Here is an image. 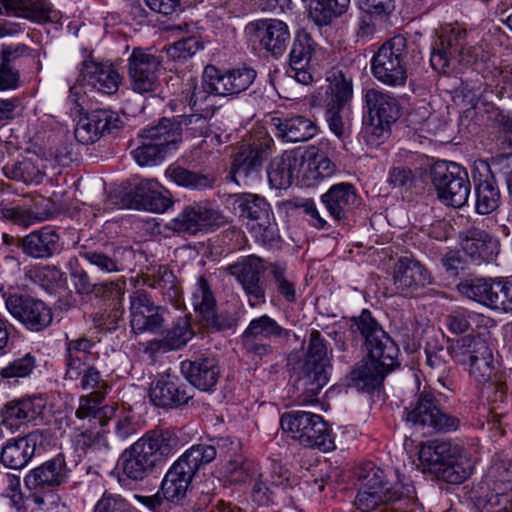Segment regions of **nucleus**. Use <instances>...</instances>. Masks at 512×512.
<instances>
[{"instance_id":"f257e3e1","label":"nucleus","mask_w":512,"mask_h":512,"mask_svg":"<svg viewBox=\"0 0 512 512\" xmlns=\"http://www.w3.org/2000/svg\"><path fill=\"white\" fill-rule=\"evenodd\" d=\"M353 326L363 337L368 354L367 359L352 370L351 379L357 386L362 383L363 387H375L399 366V348L367 309L353 319Z\"/></svg>"},{"instance_id":"f03ea898","label":"nucleus","mask_w":512,"mask_h":512,"mask_svg":"<svg viewBox=\"0 0 512 512\" xmlns=\"http://www.w3.org/2000/svg\"><path fill=\"white\" fill-rule=\"evenodd\" d=\"M179 446V437L170 430L148 433L122 453V471L127 478L142 481L162 466Z\"/></svg>"},{"instance_id":"7ed1b4c3","label":"nucleus","mask_w":512,"mask_h":512,"mask_svg":"<svg viewBox=\"0 0 512 512\" xmlns=\"http://www.w3.org/2000/svg\"><path fill=\"white\" fill-rule=\"evenodd\" d=\"M357 477L362 485L354 503L360 512H400L394 507L395 502L415 498L416 491L410 481L399 480L392 486L384 472L372 464L360 469Z\"/></svg>"},{"instance_id":"20e7f679","label":"nucleus","mask_w":512,"mask_h":512,"mask_svg":"<svg viewBox=\"0 0 512 512\" xmlns=\"http://www.w3.org/2000/svg\"><path fill=\"white\" fill-rule=\"evenodd\" d=\"M330 367L326 340L318 330H312L304 358L293 367L294 387L301 403L317 401L329 381Z\"/></svg>"},{"instance_id":"39448f33","label":"nucleus","mask_w":512,"mask_h":512,"mask_svg":"<svg viewBox=\"0 0 512 512\" xmlns=\"http://www.w3.org/2000/svg\"><path fill=\"white\" fill-rule=\"evenodd\" d=\"M217 455L212 444H196L186 450L165 474L161 491L169 502L181 504L197 471L212 462Z\"/></svg>"},{"instance_id":"423d86ee","label":"nucleus","mask_w":512,"mask_h":512,"mask_svg":"<svg viewBox=\"0 0 512 512\" xmlns=\"http://www.w3.org/2000/svg\"><path fill=\"white\" fill-rule=\"evenodd\" d=\"M282 430L308 448L329 452L335 448L332 430L323 417L308 411L285 412L280 418Z\"/></svg>"},{"instance_id":"0eeeda50","label":"nucleus","mask_w":512,"mask_h":512,"mask_svg":"<svg viewBox=\"0 0 512 512\" xmlns=\"http://www.w3.org/2000/svg\"><path fill=\"white\" fill-rule=\"evenodd\" d=\"M407 55V39L402 35L390 38L372 57V75L384 85L403 86L407 80Z\"/></svg>"},{"instance_id":"6e6552de","label":"nucleus","mask_w":512,"mask_h":512,"mask_svg":"<svg viewBox=\"0 0 512 512\" xmlns=\"http://www.w3.org/2000/svg\"><path fill=\"white\" fill-rule=\"evenodd\" d=\"M69 471L62 454L30 470L24 478L25 487L29 492L27 501H31L38 508L45 506L54 488L67 482Z\"/></svg>"},{"instance_id":"1a4fd4ad","label":"nucleus","mask_w":512,"mask_h":512,"mask_svg":"<svg viewBox=\"0 0 512 512\" xmlns=\"http://www.w3.org/2000/svg\"><path fill=\"white\" fill-rule=\"evenodd\" d=\"M140 137L141 145L131 154L140 166H149L161 161L181 141L182 132L170 119L163 118L156 126L143 130Z\"/></svg>"},{"instance_id":"9d476101","label":"nucleus","mask_w":512,"mask_h":512,"mask_svg":"<svg viewBox=\"0 0 512 512\" xmlns=\"http://www.w3.org/2000/svg\"><path fill=\"white\" fill-rule=\"evenodd\" d=\"M486 480L491 491L477 500L479 512H512V461H495Z\"/></svg>"},{"instance_id":"9b49d317","label":"nucleus","mask_w":512,"mask_h":512,"mask_svg":"<svg viewBox=\"0 0 512 512\" xmlns=\"http://www.w3.org/2000/svg\"><path fill=\"white\" fill-rule=\"evenodd\" d=\"M432 183L438 197L453 207L463 206L470 194L467 172L456 163H437L431 171Z\"/></svg>"},{"instance_id":"f8f14e48","label":"nucleus","mask_w":512,"mask_h":512,"mask_svg":"<svg viewBox=\"0 0 512 512\" xmlns=\"http://www.w3.org/2000/svg\"><path fill=\"white\" fill-rule=\"evenodd\" d=\"M406 420L413 425L439 432L455 431L460 423L457 417L441 410L438 396L426 388L418 394L416 402L407 410Z\"/></svg>"},{"instance_id":"ddd939ff","label":"nucleus","mask_w":512,"mask_h":512,"mask_svg":"<svg viewBox=\"0 0 512 512\" xmlns=\"http://www.w3.org/2000/svg\"><path fill=\"white\" fill-rule=\"evenodd\" d=\"M464 297L491 309L512 310V284L492 278H470L457 285Z\"/></svg>"},{"instance_id":"4468645a","label":"nucleus","mask_w":512,"mask_h":512,"mask_svg":"<svg viewBox=\"0 0 512 512\" xmlns=\"http://www.w3.org/2000/svg\"><path fill=\"white\" fill-rule=\"evenodd\" d=\"M272 144V138L264 135L251 144L241 146L232 161L229 178L239 186H247L258 179Z\"/></svg>"},{"instance_id":"2eb2a0df","label":"nucleus","mask_w":512,"mask_h":512,"mask_svg":"<svg viewBox=\"0 0 512 512\" xmlns=\"http://www.w3.org/2000/svg\"><path fill=\"white\" fill-rule=\"evenodd\" d=\"M465 36V31L454 29L439 36L430 58L434 70L445 72L454 60L463 65H471L477 61V48L465 46L463 42Z\"/></svg>"},{"instance_id":"dca6fc26","label":"nucleus","mask_w":512,"mask_h":512,"mask_svg":"<svg viewBox=\"0 0 512 512\" xmlns=\"http://www.w3.org/2000/svg\"><path fill=\"white\" fill-rule=\"evenodd\" d=\"M290 331L280 326L273 318L262 315L250 321L241 335V343L245 352L254 357L262 358L273 352L267 342L270 339H288Z\"/></svg>"},{"instance_id":"f3484780","label":"nucleus","mask_w":512,"mask_h":512,"mask_svg":"<svg viewBox=\"0 0 512 512\" xmlns=\"http://www.w3.org/2000/svg\"><path fill=\"white\" fill-rule=\"evenodd\" d=\"M5 304L9 313L31 331H43L52 323V310L42 300L15 294L10 295Z\"/></svg>"},{"instance_id":"a211bd4d","label":"nucleus","mask_w":512,"mask_h":512,"mask_svg":"<svg viewBox=\"0 0 512 512\" xmlns=\"http://www.w3.org/2000/svg\"><path fill=\"white\" fill-rule=\"evenodd\" d=\"M191 300L201 322L211 331L222 332L236 327L237 320L232 315L215 312L216 300L204 277L198 279Z\"/></svg>"},{"instance_id":"6ab92c4d","label":"nucleus","mask_w":512,"mask_h":512,"mask_svg":"<svg viewBox=\"0 0 512 512\" xmlns=\"http://www.w3.org/2000/svg\"><path fill=\"white\" fill-rule=\"evenodd\" d=\"M124 126L122 116L111 109H95L79 119L74 135L82 144H92L105 134H112Z\"/></svg>"},{"instance_id":"aec40b11","label":"nucleus","mask_w":512,"mask_h":512,"mask_svg":"<svg viewBox=\"0 0 512 512\" xmlns=\"http://www.w3.org/2000/svg\"><path fill=\"white\" fill-rule=\"evenodd\" d=\"M158 187L159 184L156 180H141L133 191L125 193L121 197L115 195L111 197L110 201L118 205L119 208L164 213L173 203L169 197L158 191Z\"/></svg>"},{"instance_id":"412c9836","label":"nucleus","mask_w":512,"mask_h":512,"mask_svg":"<svg viewBox=\"0 0 512 512\" xmlns=\"http://www.w3.org/2000/svg\"><path fill=\"white\" fill-rule=\"evenodd\" d=\"M256 78V71L252 68L241 67L225 72L213 65L204 69L203 79L218 96H234L246 91Z\"/></svg>"},{"instance_id":"4be33fe9","label":"nucleus","mask_w":512,"mask_h":512,"mask_svg":"<svg viewBox=\"0 0 512 512\" xmlns=\"http://www.w3.org/2000/svg\"><path fill=\"white\" fill-rule=\"evenodd\" d=\"M193 389L178 376L160 375L150 387V401L157 407L172 408L187 404L193 397Z\"/></svg>"},{"instance_id":"5701e85b","label":"nucleus","mask_w":512,"mask_h":512,"mask_svg":"<svg viewBox=\"0 0 512 512\" xmlns=\"http://www.w3.org/2000/svg\"><path fill=\"white\" fill-rule=\"evenodd\" d=\"M46 400L41 395L27 396L7 402L1 410L2 422L10 429L42 419Z\"/></svg>"},{"instance_id":"b1692460","label":"nucleus","mask_w":512,"mask_h":512,"mask_svg":"<svg viewBox=\"0 0 512 512\" xmlns=\"http://www.w3.org/2000/svg\"><path fill=\"white\" fill-rule=\"evenodd\" d=\"M128 61L133 90L138 93L153 91L161 65L158 57L141 48H135Z\"/></svg>"},{"instance_id":"393cba45","label":"nucleus","mask_w":512,"mask_h":512,"mask_svg":"<svg viewBox=\"0 0 512 512\" xmlns=\"http://www.w3.org/2000/svg\"><path fill=\"white\" fill-rule=\"evenodd\" d=\"M230 272L242 285L251 306L265 302V290L261 282L264 266L260 258L249 256L232 265Z\"/></svg>"},{"instance_id":"a878e982","label":"nucleus","mask_w":512,"mask_h":512,"mask_svg":"<svg viewBox=\"0 0 512 512\" xmlns=\"http://www.w3.org/2000/svg\"><path fill=\"white\" fill-rule=\"evenodd\" d=\"M131 328L135 333L157 332L163 326L164 319L159 307L148 297L144 290H137L130 296Z\"/></svg>"},{"instance_id":"bb28decb","label":"nucleus","mask_w":512,"mask_h":512,"mask_svg":"<svg viewBox=\"0 0 512 512\" xmlns=\"http://www.w3.org/2000/svg\"><path fill=\"white\" fill-rule=\"evenodd\" d=\"M393 283L398 293L410 296L430 283V275L418 260L404 256L394 265Z\"/></svg>"},{"instance_id":"cd10ccee","label":"nucleus","mask_w":512,"mask_h":512,"mask_svg":"<svg viewBox=\"0 0 512 512\" xmlns=\"http://www.w3.org/2000/svg\"><path fill=\"white\" fill-rule=\"evenodd\" d=\"M43 440L44 432L41 430L31 431L23 437L12 438L3 446L0 461L11 469H22L30 462L37 445Z\"/></svg>"},{"instance_id":"c85d7f7f","label":"nucleus","mask_w":512,"mask_h":512,"mask_svg":"<svg viewBox=\"0 0 512 512\" xmlns=\"http://www.w3.org/2000/svg\"><path fill=\"white\" fill-rule=\"evenodd\" d=\"M459 239L463 251L477 264L493 261L499 253V241L475 226L460 232Z\"/></svg>"},{"instance_id":"c756f323","label":"nucleus","mask_w":512,"mask_h":512,"mask_svg":"<svg viewBox=\"0 0 512 512\" xmlns=\"http://www.w3.org/2000/svg\"><path fill=\"white\" fill-rule=\"evenodd\" d=\"M321 201L334 221L347 220L360 203L355 187L347 182L331 186L321 196Z\"/></svg>"},{"instance_id":"7c9ffc66","label":"nucleus","mask_w":512,"mask_h":512,"mask_svg":"<svg viewBox=\"0 0 512 512\" xmlns=\"http://www.w3.org/2000/svg\"><path fill=\"white\" fill-rule=\"evenodd\" d=\"M304 164V157L296 150L285 151L274 157L267 167L269 184L275 189L289 188Z\"/></svg>"},{"instance_id":"2f4dec72","label":"nucleus","mask_w":512,"mask_h":512,"mask_svg":"<svg viewBox=\"0 0 512 512\" xmlns=\"http://www.w3.org/2000/svg\"><path fill=\"white\" fill-rule=\"evenodd\" d=\"M181 371L189 383L201 391L212 390L219 379L220 368L213 357H198L181 363Z\"/></svg>"},{"instance_id":"473e14b6","label":"nucleus","mask_w":512,"mask_h":512,"mask_svg":"<svg viewBox=\"0 0 512 512\" xmlns=\"http://www.w3.org/2000/svg\"><path fill=\"white\" fill-rule=\"evenodd\" d=\"M481 398L490 406L487 414V425L490 430H496L500 435L506 433V415L502 411L501 404L506 399V384L500 380H488L481 382Z\"/></svg>"},{"instance_id":"72a5a7b5","label":"nucleus","mask_w":512,"mask_h":512,"mask_svg":"<svg viewBox=\"0 0 512 512\" xmlns=\"http://www.w3.org/2000/svg\"><path fill=\"white\" fill-rule=\"evenodd\" d=\"M255 25L261 46L274 57L283 55L290 42L287 24L278 19H264L257 21Z\"/></svg>"},{"instance_id":"f704fd0d","label":"nucleus","mask_w":512,"mask_h":512,"mask_svg":"<svg viewBox=\"0 0 512 512\" xmlns=\"http://www.w3.org/2000/svg\"><path fill=\"white\" fill-rule=\"evenodd\" d=\"M365 102L372 123L382 131L399 117L397 100L377 89H369L365 94Z\"/></svg>"},{"instance_id":"c9c22d12","label":"nucleus","mask_w":512,"mask_h":512,"mask_svg":"<svg viewBox=\"0 0 512 512\" xmlns=\"http://www.w3.org/2000/svg\"><path fill=\"white\" fill-rule=\"evenodd\" d=\"M83 82L103 94L118 91L120 75L112 64L85 61L81 69Z\"/></svg>"},{"instance_id":"e433bc0d","label":"nucleus","mask_w":512,"mask_h":512,"mask_svg":"<svg viewBox=\"0 0 512 512\" xmlns=\"http://www.w3.org/2000/svg\"><path fill=\"white\" fill-rule=\"evenodd\" d=\"M272 124L276 129V136L285 142H305L313 138L318 131L316 124L302 115L273 118Z\"/></svg>"},{"instance_id":"4c0bfd02","label":"nucleus","mask_w":512,"mask_h":512,"mask_svg":"<svg viewBox=\"0 0 512 512\" xmlns=\"http://www.w3.org/2000/svg\"><path fill=\"white\" fill-rule=\"evenodd\" d=\"M484 78L485 76L476 75L474 79H467L462 82V92L465 98H470L476 113L485 114L487 121L501 122L503 120V113L487 101V89L486 83L483 81Z\"/></svg>"},{"instance_id":"58836bf2","label":"nucleus","mask_w":512,"mask_h":512,"mask_svg":"<svg viewBox=\"0 0 512 512\" xmlns=\"http://www.w3.org/2000/svg\"><path fill=\"white\" fill-rule=\"evenodd\" d=\"M461 447L449 441L432 440L423 444L419 451V460L433 474L444 468Z\"/></svg>"},{"instance_id":"ea45409f","label":"nucleus","mask_w":512,"mask_h":512,"mask_svg":"<svg viewBox=\"0 0 512 512\" xmlns=\"http://www.w3.org/2000/svg\"><path fill=\"white\" fill-rule=\"evenodd\" d=\"M8 16L25 18L37 23L54 21L58 12L48 0H7Z\"/></svg>"},{"instance_id":"a19ab883","label":"nucleus","mask_w":512,"mask_h":512,"mask_svg":"<svg viewBox=\"0 0 512 512\" xmlns=\"http://www.w3.org/2000/svg\"><path fill=\"white\" fill-rule=\"evenodd\" d=\"M2 171L9 179L25 184H39L46 175L44 161L37 156L9 162L3 166Z\"/></svg>"},{"instance_id":"79ce46f5","label":"nucleus","mask_w":512,"mask_h":512,"mask_svg":"<svg viewBox=\"0 0 512 512\" xmlns=\"http://www.w3.org/2000/svg\"><path fill=\"white\" fill-rule=\"evenodd\" d=\"M233 211L239 219L256 221L258 224H271V208L269 203L255 194H242L233 203Z\"/></svg>"},{"instance_id":"37998d69","label":"nucleus","mask_w":512,"mask_h":512,"mask_svg":"<svg viewBox=\"0 0 512 512\" xmlns=\"http://www.w3.org/2000/svg\"><path fill=\"white\" fill-rule=\"evenodd\" d=\"M194 336L187 317L179 318L160 339L148 342L147 349L154 353H166L184 347Z\"/></svg>"},{"instance_id":"c03bdc74","label":"nucleus","mask_w":512,"mask_h":512,"mask_svg":"<svg viewBox=\"0 0 512 512\" xmlns=\"http://www.w3.org/2000/svg\"><path fill=\"white\" fill-rule=\"evenodd\" d=\"M143 283L153 289L161 290L163 298L172 304H178L181 299V289L173 271L166 265L150 268L142 275Z\"/></svg>"},{"instance_id":"a18cd8bd","label":"nucleus","mask_w":512,"mask_h":512,"mask_svg":"<svg viewBox=\"0 0 512 512\" xmlns=\"http://www.w3.org/2000/svg\"><path fill=\"white\" fill-rule=\"evenodd\" d=\"M23 250L34 258H48L59 250V236L51 226H44L23 239Z\"/></svg>"},{"instance_id":"49530a36","label":"nucleus","mask_w":512,"mask_h":512,"mask_svg":"<svg viewBox=\"0 0 512 512\" xmlns=\"http://www.w3.org/2000/svg\"><path fill=\"white\" fill-rule=\"evenodd\" d=\"M454 360L462 365L493 355L488 343L479 335H467L452 341Z\"/></svg>"},{"instance_id":"de8ad7c7","label":"nucleus","mask_w":512,"mask_h":512,"mask_svg":"<svg viewBox=\"0 0 512 512\" xmlns=\"http://www.w3.org/2000/svg\"><path fill=\"white\" fill-rule=\"evenodd\" d=\"M182 95L183 101L192 111L206 114L214 113L212 95H215V93L204 79L199 83L195 78H189L185 83Z\"/></svg>"},{"instance_id":"09e8293b","label":"nucleus","mask_w":512,"mask_h":512,"mask_svg":"<svg viewBox=\"0 0 512 512\" xmlns=\"http://www.w3.org/2000/svg\"><path fill=\"white\" fill-rule=\"evenodd\" d=\"M486 174L475 178L476 210L479 214L493 212L499 204L500 192L495 177L490 173L488 165H485Z\"/></svg>"},{"instance_id":"8fccbe9b","label":"nucleus","mask_w":512,"mask_h":512,"mask_svg":"<svg viewBox=\"0 0 512 512\" xmlns=\"http://www.w3.org/2000/svg\"><path fill=\"white\" fill-rule=\"evenodd\" d=\"M328 98L326 103L347 106L353 97V76L343 69L332 68L327 75Z\"/></svg>"},{"instance_id":"3c124183","label":"nucleus","mask_w":512,"mask_h":512,"mask_svg":"<svg viewBox=\"0 0 512 512\" xmlns=\"http://www.w3.org/2000/svg\"><path fill=\"white\" fill-rule=\"evenodd\" d=\"M45 200L36 203L34 208H27L21 205L0 204V220L12 221L16 224H32L43 222L49 219L50 211L43 205Z\"/></svg>"},{"instance_id":"603ef678","label":"nucleus","mask_w":512,"mask_h":512,"mask_svg":"<svg viewBox=\"0 0 512 512\" xmlns=\"http://www.w3.org/2000/svg\"><path fill=\"white\" fill-rule=\"evenodd\" d=\"M350 3L351 0H314L309 16L316 26L327 27L348 11Z\"/></svg>"},{"instance_id":"864d4df0","label":"nucleus","mask_w":512,"mask_h":512,"mask_svg":"<svg viewBox=\"0 0 512 512\" xmlns=\"http://www.w3.org/2000/svg\"><path fill=\"white\" fill-rule=\"evenodd\" d=\"M265 479L270 481V485L276 491H283L285 495L291 497V507H296L299 500L300 488L298 480L292 475L289 469L278 462H273L271 470L264 474Z\"/></svg>"},{"instance_id":"5fc2aeb1","label":"nucleus","mask_w":512,"mask_h":512,"mask_svg":"<svg viewBox=\"0 0 512 512\" xmlns=\"http://www.w3.org/2000/svg\"><path fill=\"white\" fill-rule=\"evenodd\" d=\"M166 175L178 186L197 191L211 189L216 181L211 174L192 171L182 166L168 167Z\"/></svg>"},{"instance_id":"6e6d98bb","label":"nucleus","mask_w":512,"mask_h":512,"mask_svg":"<svg viewBox=\"0 0 512 512\" xmlns=\"http://www.w3.org/2000/svg\"><path fill=\"white\" fill-rule=\"evenodd\" d=\"M253 484L251 498L259 506L276 505L280 507H291V497L285 495L283 491H276L270 485V481L265 479L263 473L256 476Z\"/></svg>"},{"instance_id":"4d7b16f0","label":"nucleus","mask_w":512,"mask_h":512,"mask_svg":"<svg viewBox=\"0 0 512 512\" xmlns=\"http://www.w3.org/2000/svg\"><path fill=\"white\" fill-rule=\"evenodd\" d=\"M473 467L471 459L461 448L444 468L435 473V476L450 484H460L472 474Z\"/></svg>"},{"instance_id":"13d9d810","label":"nucleus","mask_w":512,"mask_h":512,"mask_svg":"<svg viewBox=\"0 0 512 512\" xmlns=\"http://www.w3.org/2000/svg\"><path fill=\"white\" fill-rule=\"evenodd\" d=\"M181 220L174 219L175 224H220V212L207 201H200L186 206L181 214Z\"/></svg>"},{"instance_id":"bf43d9fd","label":"nucleus","mask_w":512,"mask_h":512,"mask_svg":"<svg viewBox=\"0 0 512 512\" xmlns=\"http://www.w3.org/2000/svg\"><path fill=\"white\" fill-rule=\"evenodd\" d=\"M75 288L80 294L94 293L96 296H105L108 293L111 297L121 294L122 285L119 281L105 282L100 284H93L86 271L77 270L72 273Z\"/></svg>"},{"instance_id":"052dcab7","label":"nucleus","mask_w":512,"mask_h":512,"mask_svg":"<svg viewBox=\"0 0 512 512\" xmlns=\"http://www.w3.org/2000/svg\"><path fill=\"white\" fill-rule=\"evenodd\" d=\"M315 45L314 40L308 33H298L289 54L290 68L300 70L303 67H308L315 51Z\"/></svg>"},{"instance_id":"680f3d73","label":"nucleus","mask_w":512,"mask_h":512,"mask_svg":"<svg viewBox=\"0 0 512 512\" xmlns=\"http://www.w3.org/2000/svg\"><path fill=\"white\" fill-rule=\"evenodd\" d=\"M426 363L441 377L449 371V359H454L452 343L445 348L437 339H431L425 346Z\"/></svg>"},{"instance_id":"e2e57ef3","label":"nucleus","mask_w":512,"mask_h":512,"mask_svg":"<svg viewBox=\"0 0 512 512\" xmlns=\"http://www.w3.org/2000/svg\"><path fill=\"white\" fill-rule=\"evenodd\" d=\"M259 473V465L242 455L235 456L225 465V476L232 483H245Z\"/></svg>"},{"instance_id":"0e129e2a","label":"nucleus","mask_w":512,"mask_h":512,"mask_svg":"<svg viewBox=\"0 0 512 512\" xmlns=\"http://www.w3.org/2000/svg\"><path fill=\"white\" fill-rule=\"evenodd\" d=\"M308 171L305 173L307 185H315L318 181L332 176L336 171V165L329 157L319 151L313 154L309 162Z\"/></svg>"},{"instance_id":"69168bd1","label":"nucleus","mask_w":512,"mask_h":512,"mask_svg":"<svg viewBox=\"0 0 512 512\" xmlns=\"http://www.w3.org/2000/svg\"><path fill=\"white\" fill-rule=\"evenodd\" d=\"M302 211L315 218L319 224H327L326 220L322 219L312 199H295L280 202L277 205V213L280 216L289 217L290 215L298 214Z\"/></svg>"},{"instance_id":"338daca9","label":"nucleus","mask_w":512,"mask_h":512,"mask_svg":"<svg viewBox=\"0 0 512 512\" xmlns=\"http://www.w3.org/2000/svg\"><path fill=\"white\" fill-rule=\"evenodd\" d=\"M82 390L90 393H100L104 391L107 395L111 390V385L102 377L101 372L94 366H85L83 373L78 378Z\"/></svg>"},{"instance_id":"774afa93","label":"nucleus","mask_w":512,"mask_h":512,"mask_svg":"<svg viewBox=\"0 0 512 512\" xmlns=\"http://www.w3.org/2000/svg\"><path fill=\"white\" fill-rule=\"evenodd\" d=\"M200 49H203V44L195 37H188L179 40L167 48V55L174 61H186L195 55Z\"/></svg>"}]
</instances>
